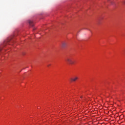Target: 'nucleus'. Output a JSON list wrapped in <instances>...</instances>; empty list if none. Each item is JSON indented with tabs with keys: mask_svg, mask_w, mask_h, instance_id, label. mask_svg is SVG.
I'll return each mask as SVG.
<instances>
[{
	"mask_svg": "<svg viewBox=\"0 0 125 125\" xmlns=\"http://www.w3.org/2000/svg\"><path fill=\"white\" fill-rule=\"evenodd\" d=\"M65 62H66V63H67L68 64H70L71 65L75 64V62H74V61L72 60V59L68 57L65 59Z\"/></svg>",
	"mask_w": 125,
	"mask_h": 125,
	"instance_id": "1",
	"label": "nucleus"
},
{
	"mask_svg": "<svg viewBox=\"0 0 125 125\" xmlns=\"http://www.w3.org/2000/svg\"><path fill=\"white\" fill-rule=\"evenodd\" d=\"M10 38L8 39L7 40H6L4 42V45H5V43H6L7 42H10Z\"/></svg>",
	"mask_w": 125,
	"mask_h": 125,
	"instance_id": "5",
	"label": "nucleus"
},
{
	"mask_svg": "<svg viewBox=\"0 0 125 125\" xmlns=\"http://www.w3.org/2000/svg\"><path fill=\"white\" fill-rule=\"evenodd\" d=\"M28 23H29L30 26H31V27L34 26V22H33V21L29 20V21H28Z\"/></svg>",
	"mask_w": 125,
	"mask_h": 125,
	"instance_id": "3",
	"label": "nucleus"
},
{
	"mask_svg": "<svg viewBox=\"0 0 125 125\" xmlns=\"http://www.w3.org/2000/svg\"><path fill=\"white\" fill-rule=\"evenodd\" d=\"M81 98H83V96H81Z\"/></svg>",
	"mask_w": 125,
	"mask_h": 125,
	"instance_id": "8",
	"label": "nucleus"
},
{
	"mask_svg": "<svg viewBox=\"0 0 125 125\" xmlns=\"http://www.w3.org/2000/svg\"><path fill=\"white\" fill-rule=\"evenodd\" d=\"M67 45V43L65 42H63L62 43V48H65V47Z\"/></svg>",
	"mask_w": 125,
	"mask_h": 125,
	"instance_id": "4",
	"label": "nucleus"
},
{
	"mask_svg": "<svg viewBox=\"0 0 125 125\" xmlns=\"http://www.w3.org/2000/svg\"><path fill=\"white\" fill-rule=\"evenodd\" d=\"M78 77H75L73 78H71L70 79V81L71 82H76V81H77V80H78Z\"/></svg>",
	"mask_w": 125,
	"mask_h": 125,
	"instance_id": "2",
	"label": "nucleus"
},
{
	"mask_svg": "<svg viewBox=\"0 0 125 125\" xmlns=\"http://www.w3.org/2000/svg\"><path fill=\"white\" fill-rule=\"evenodd\" d=\"M49 66H50V64H48V65H47L48 67H49Z\"/></svg>",
	"mask_w": 125,
	"mask_h": 125,
	"instance_id": "6",
	"label": "nucleus"
},
{
	"mask_svg": "<svg viewBox=\"0 0 125 125\" xmlns=\"http://www.w3.org/2000/svg\"><path fill=\"white\" fill-rule=\"evenodd\" d=\"M1 51V48H0V51Z\"/></svg>",
	"mask_w": 125,
	"mask_h": 125,
	"instance_id": "7",
	"label": "nucleus"
}]
</instances>
